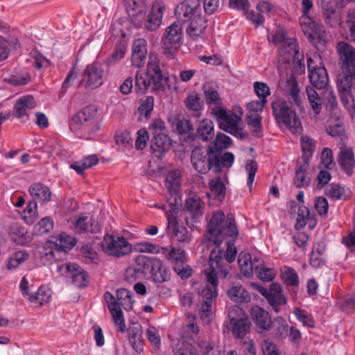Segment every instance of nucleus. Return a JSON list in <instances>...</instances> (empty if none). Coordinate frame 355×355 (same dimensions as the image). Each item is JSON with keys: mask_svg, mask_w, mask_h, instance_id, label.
I'll return each mask as SVG.
<instances>
[{"mask_svg": "<svg viewBox=\"0 0 355 355\" xmlns=\"http://www.w3.org/2000/svg\"><path fill=\"white\" fill-rule=\"evenodd\" d=\"M338 91L343 105L349 110H354V98L351 93V89L355 88V76L343 74L337 81Z\"/></svg>", "mask_w": 355, "mask_h": 355, "instance_id": "12", "label": "nucleus"}, {"mask_svg": "<svg viewBox=\"0 0 355 355\" xmlns=\"http://www.w3.org/2000/svg\"><path fill=\"white\" fill-rule=\"evenodd\" d=\"M280 48V55L279 59V70L284 73L283 68L286 70L290 67L291 62L293 64H302V56L300 55L299 49L295 38L288 39Z\"/></svg>", "mask_w": 355, "mask_h": 355, "instance_id": "11", "label": "nucleus"}, {"mask_svg": "<svg viewBox=\"0 0 355 355\" xmlns=\"http://www.w3.org/2000/svg\"><path fill=\"white\" fill-rule=\"evenodd\" d=\"M300 24L302 31L309 39L322 38L324 33L322 26L316 23L306 15H302L300 18Z\"/></svg>", "mask_w": 355, "mask_h": 355, "instance_id": "23", "label": "nucleus"}, {"mask_svg": "<svg viewBox=\"0 0 355 355\" xmlns=\"http://www.w3.org/2000/svg\"><path fill=\"white\" fill-rule=\"evenodd\" d=\"M185 105L188 109L196 112L195 116L198 118L200 116V110L202 108L200 97L197 94H192L187 96Z\"/></svg>", "mask_w": 355, "mask_h": 355, "instance_id": "50", "label": "nucleus"}, {"mask_svg": "<svg viewBox=\"0 0 355 355\" xmlns=\"http://www.w3.org/2000/svg\"><path fill=\"white\" fill-rule=\"evenodd\" d=\"M326 195L336 200H346L349 196L348 189L337 184H331L326 188Z\"/></svg>", "mask_w": 355, "mask_h": 355, "instance_id": "44", "label": "nucleus"}, {"mask_svg": "<svg viewBox=\"0 0 355 355\" xmlns=\"http://www.w3.org/2000/svg\"><path fill=\"white\" fill-rule=\"evenodd\" d=\"M182 39V31L180 24L174 22L169 26L162 37V46L166 55L172 54L177 50Z\"/></svg>", "mask_w": 355, "mask_h": 355, "instance_id": "13", "label": "nucleus"}, {"mask_svg": "<svg viewBox=\"0 0 355 355\" xmlns=\"http://www.w3.org/2000/svg\"><path fill=\"white\" fill-rule=\"evenodd\" d=\"M191 161L193 168L199 173L205 174L211 170L218 173V161L211 145L209 146L206 151L200 148L194 149L191 153Z\"/></svg>", "mask_w": 355, "mask_h": 355, "instance_id": "7", "label": "nucleus"}, {"mask_svg": "<svg viewBox=\"0 0 355 355\" xmlns=\"http://www.w3.org/2000/svg\"><path fill=\"white\" fill-rule=\"evenodd\" d=\"M261 348L263 355H282L277 345L268 340L262 342Z\"/></svg>", "mask_w": 355, "mask_h": 355, "instance_id": "64", "label": "nucleus"}, {"mask_svg": "<svg viewBox=\"0 0 355 355\" xmlns=\"http://www.w3.org/2000/svg\"><path fill=\"white\" fill-rule=\"evenodd\" d=\"M103 252L116 258L128 254L132 251V245L123 236L106 234L101 242Z\"/></svg>", "mask_w": 355, "mask_h": 355, "instance_id": "10", "label": "nucleus"}, {"mask_svg": "<svg viewBox=\"0 0 355 355\" xmlns=\"http://www.w3.org/2000/svg\"><path fill=\"white\" fill-rule=\"evenodd\" d=\"M8 46H13L15 49H17L19 46L18 40L11 36H8L7 38L0 36V62L8 58Z\"/></svg>", "mask_w": 355, "mask_h": 355, "instance_id": "42", "label": "nucleus"}, {"mask_svg": "<svg viewBox=\"0 0 355 355\" xmlns=\"http://www.w3.org/2000/svg\"><path fill=\"white\" fill-rule=\"evenodd\" d=\"M182 173L179 169L171 171L166 178V185L171 197L168 199L171 205L178 203V193L181 185Z\"/></svg>", "mask_w": 355, "mask_h": 355, "instance_id": "21", "label": "nucleus"}, {"mask_svg": "<svg viewBox=\"0 0 355 355\" xmlns=\"http://www.w3.org/2000/svg\"><path fill=\"white\" fill-rule=\"evenodd\" d=\"M185 207L193 218H196L202 215L204 203L197 194L191 193L185 201Z\"/></svg>", "mask_w": 355, "mask_h": 355, "instance_id": "32", "label": "nucleus"}, {"mask_svg": "<svg viewBox=\"0 0 355 355\" xmlns=\"http://www.w3.org/2000/svg\"><path fill=\"white\" fill-rule=\"evenodd\" d=\"M309 167V162H304L302 165L297 170L294 179V184L297 187H305L309 185L310 178L306 173Z\"/></svg>", "mask_w": 355, "mask_h": 355, "instance_id": "46", "label": "nucleus"}, {"mask_svg": "<svg viewBox=\"0 0 355 355\" xmlns=\"http://www.w3.org/2000/svg\"><path fill=\"white\" fill-rule=\"evenodd\" d=\"M198 137L203 141H209L214 137L213 122L209 119H203L200 121L198 130Z\"/></svg>", "mask_w": 355, "mask_h": 355, "instance_id": "38", "label": "nucleus"}, {"mask_svg": "<svg viewBox=\"0 0 355 355\" xmlns=\"http://www.w3.org/2000/svg\"><path fill=\"white\" fill-rule=\"evenodd\" d=\"M231 144V138L225 134L220 133L217 135L211 146L213 147L214 153H216L215 151L228 148Z\"/></svg>", "mask_w": 355, "mask_h": 355, "instance_id": "54", "label": "nucleus"}, {"mask_svg": "<svg viewBox=\"0 0 355 355\" xmlns=\"http://www.w3.org/2000/svg\"><path fill=\"white\" fill-rule=\"evenodd\" d=\"M173 236L177 241L182 243H189L191 241V233L185 227L177 224L173 230Z\"/></svg>", "mask_w": 355, "mask_h": 355, "instance_id": "52", "label": "nucleus"}, {"mask_svg": "<svg viewBox=\"0 0 355 355\" xmlns=\"http://www.w3.org/2000/svg\"><path fill=\"white\" fill-rule=\"evenodd\" d=\"M337 52L341 62L343 70L347 71V74L355 73V49L345 41L338 42Z\"/></svg>", "mask_w": 355, "mask_h": 355, "instance_id": "14", "label": "nucleus"}, {"mask_svg": "<svg viewBox=\"0 0 355 355\" xmlns=\"http://www.w3.org/2000/svg\"><path fill=\"white\" fill-rule=\"evenodd\" d=\"M150 148L157 157H160L171 147V139L164 132H153Z\"/></svg>", "mask_w": 355, "mask_h": 355, "instance_id": "25", "label": "nucleus"}, {"mask_svg": "<svg viewBox=\"0 0 355 355\" xmlns=\"http://www.w3.org/2000/svg\"><path fill=\"white\" fill-rule=\"evenodd\" d=\"M29 192L33 198V200L40 203H45L50 201L51 198V191L48 187L42 183L33 184L29 187Z\"/></svg>", "mask_w": 355, "mask_h": 355, "instance_id": "29", "label": "nucleus"}, {"mask_svg": "<svg viewBox=\"0 0 355 355\" xmlns=\"http://www.w3.org/2000/svg\"><path fill=\"white\" fill-rule=\"evenodd\" d=\"M263 297L276 313L279 312L281 306L286 304V298L283 293L282 288L277 283L271 284Z\"/></svg>", "mask_w": 355, "mask_h": 355, "instance_id": "19", "label": "nucleus"}, {"mask_svg": "<svg viewBox=\"0 0 355 355\" xmlns=\"http://www.w3.org/2000/svg\"><path fill=\"white\" fill-rule=\"evenodd\" d=\"M343 0H321L324 20L331 27L341 24L340 14L336 10L337 6H342Z\"/></svg>", "mask_w": 355, "mask_h": 355, "instance_id": "17", "label": "nucleus"}, {"mask_svg": "<svg viewBox=\"0 0 355 355\" xmlns=\"http://www.w3.org/2000/svg\"><path fill=\"white\" fill-rule=\"evenodd\" d=\"M53 227V223L51 218L45 217L35 225L34 232L37 235H42L49 232Z\"/></svg>", "mask_w": 355, "mask_h": 355, "instance_id": "51", "label": "nucleus"}, {"mask_svg": "<svg viewBox=\"0 0 355 355\" xmlns=\"http://www.w3.org/2000/svg\"><path fill=\"white\" fill-rule=\"evenodd\" d=\"M100 230V225L87 216H80L74 223V230L79 234L87 231L96 232Z\"/></svg>", "mask_w": 355, "mask_h": 355, "instance_id": "30", "label": "nucleus"}, {"mask_svg": "<svg viewBox=\"0 0 355 355\" xmlns=\"http://www.w3.org/2000/svg\"><path fill=\"white\" fill-rule=\"evenodd\" d=\"M274 328L277 337L283 338L288 332V324L285 319L282 318H277L274 320Z\"/></svg>", "mask_w": 355, "mask_h": 355, "instance_id": "62", "label": "nucleus"}, {"mask_svg": "<svg viewBox=\"0 0 355 355\" xmlns=\"http://www.w3.org/2000/svg\"><path fill=\"white\" fill-rule=\"evenodd\" d=\"M175 12L178 19L184 21L194 15H202L200 0H184L177 6Z\"/></svg>", "mask_w": 355, "mask_h": 355, "instance_id": "18", "label": "nucleus"}, {"mask_svg": "<svg viewBox=\"0 0 355 355\" xmlns=\"http://www.w3.org/2000/svg\"><path fill=\"white\" fill-rule=\"evenodd\" d=\"M164 6L160 1L155 2L152 6V10L145 22V26L150 31L156 30L160 25Z\"/></svg>", "mask_w": 355, "mask_h": 355, "instance_id": "27", "label": "nucleus"}, {"mask_svg": "<svg viewBox=\"0 0 355 355\" xmlns=\"http://www.w3.org/2000/svg\"><path fill=\"white\" fill-rule=\"evenodd\" d=\"M208 230L204 234L202 243L207 248L214 247L212 252H220L223 265L227 268L229 273L230 266L226 263H231L235 259L237 251L235 246L231 243L237 239L238 230L235 220L232 216H227L221 211L213 213L208 224ZM211 254H209V257ZM210 258L208 263H209ZM209 263L205 266L207 268Z\"/></svg>", "mask_w": 355, "mask_h": 355, "instance_id": "1", "label": "nucleus"}, {"mask_svg": "<svg viewBox=\"0 0 355 355\" xmlns=\"http://www.w3.org/2000/svg\"><path fill=\"white\" fill-rule=\"evenodd\" d=\"M167 259L175 262L174 270L182 278H187L191 275V270L182 266L185 259L184 250L173 248L168 254Z\"/></svg>", "mask_w": 355, "mask_h": 355, "instance_id": "24", "label": "nucleus"}, {"mask_svg": "<svg viewBox=\"0 0 355 355\" xmlns=\"http://www.w3.org/2000/svg\"><path fill=\"white\" fill-rule=\"evenodd\" d=\"M58 271L71 278L72 283L77 287H85L88 284L87 273L76 263L62 264L58 267Z\"/></svg>", "mask_w": 355, "mask_h": 355, "instance_id": "15", "label": "nucleus"}, {"mask_svg": "<svg viewBox=\"0 0 355 355\" xmlns=\"http://www.w3.org/2000/svg\"><path fill=\"white\" fill-rule=\"evenodd\" d=\"M228 318L230 324H231L236 320L241 322L243 318H247V315L241 308L238 306H232L228 310Z\"/></svg>", "mask_w": 355, "mask_h": 355, "instance_id": "61", "label": "nucleus"}, {"mask_svg": "<svg viewBox=\"0 0 355 355\" xmlns=\"http://www.w3.org/2000/svg\"><path fill=\"white\" fill-rule=\"evenodd\" d=\"M198 347L201 350L202 355H220V351L218 347L205 340H202L198 343Z\"/></svg>", "mask_w": 355, "mask_h": 355, "instance_id": "63", "label": "nucleus"}, {"mask_svg": "<svg viewBox=\"0 0 355 355\" xmlns=\"http://www.w3.org/2000/svg\"><path fill=\"white\" fill-rule=\"evenodd\" d=\"M338 164L345 173L350 176L354 173L355 158L352 148L343 146L338 155Z\"/></svg>", "mask_w": 355, "mask_h": 355, "instance_id": "26", "label": "nucleus"}, {"mask_svg": "<svg viewBox=\"0 0 355 355\" xmlns=\"http://www.w3.org/2000/svg\"><path fill=\"white\" fill-rule=\"evenodd\" d=\"M261 117L258 114L248 115L247 123L251 128L252 132L257 136L261 133Z\"/></svg>", "mask_w": 355, "mask_h": 355, "instance_id": "58", "label": "nucleus"}, {"mask_svg": "<svg viewBox=\"0 0 355 355\" xmlns=\"http://www.w3.org/2000/svg\"><path fill=\"white\" fill-rule=\"evenodd\" d=\"M238 263L241 272L245 277H249L253 273L256 265H253L250 254L241 252L239 255Z\"/></svg>", "mask_w": 355, "mask_h": 355, "instance_id": "41", "label": "nucleus"}, {"mask_svg": "<svg viewBox=\"0 0 355 355\" xmlns=\"http://www.w3.org/2000/svg\"><path fill=\"white\" fill-rule=\"evenodd\" d=\"M147 42L144 39L135 40L132 47V65L135 67H142L146 62L147 55Z\"/></svg>", "mask_w": 355, "mask_h": 355, "instance_id": "22", "label": "nucleus"}, {"mask_svg": "<svg viewBox=\"0 0 355 355\" xmlns=\"http://www.w3.org/2000/svg\"><path fill=\"white\" fill-rule=\"evenodd\" d=\"M189 19L187 33L191 39L196 40L204 33L207 26V19L202 15H194Z\"/></svg>", "mask_w": 355, "mask_h": 355, "instance_id": "28", "label": "nucleus"}, {"mask_svg": "<svg viewBox=\"0 0 355 355\" xmlns=\"http://www.w3.org/2000/svg\"><path fill=\"white\" fill-rule=\"evenodd\" d=\"M142 334V327L140 324H135L129 328L128 339L136 352H141L143 349Z\"/></svg>", "mask_w": 355, "mask_h": 355, "instance_id": "36", "label": "nucleus"}, {"mask_svg": "<svg viewBox=\"0 0 355 355\" xmlns=\"http://www.w3.org/2000/svg\"><path fill=\"white\" fill-rule=\"evenodd\" d=\"M227 295L235 302L248 303L251 300L249 293L239 284H232L227 291Z\"/></svg>", "mask_w": 355, "mask_h": 355, "instance_id": "33", "label": "nucleus"}, {"mask_svg": "<svg viewBox=\"0 0 355 355\" xmlns=\"http://www.w3.org/2000/svg\"><path fill=\"white\" fill-rule=\"evenodd\" d=\"M203 89L207 103L209 105L213 104L215 105L216 107H219L218 105L221 103V98L218 92L209 84L205 85Z\"/></svg>", "mask_w": 355, "mask_h": 355, "instance_id": "49", "label": "nucleus"}, {"mask_svg": "<svg viewBox=\"0 0 355 355\" xmlns=\"http://www.w3.org/2000/svg\"><path fill=\"white\" fill-rule=\"evenodd\" d=\"M103 69L98 64H88L83 71L79 86L84 84V87L86 89H90L100 87L103 83Z\"/></svg>", "mask_w": 355, "mask_h": 355, "instance_id": "16", "label": "nucleus"}, {"mask_svg": "<svg viewBox=\"0 0 355 355\" xmlns=\"http://www.w3.org/2000/svg\"><path fill=\"white\" fill-rule=\"evenodd\" d=\"M159 55L150 52L146 73L138 71L135 75V92L143 94L152 85L154 92L164 90L168 82V77L164 75L161 69Z\"/></svg>", "mask_w": 355, "mask_h": 355, "instance_id": "3", "label": "nucleus"}, {"mask_svg": "<svg viewBox=\"0 0 355 355\" xmlns=\"http://www.w3.org/2000/svg\"><path fill=\"white\" fill-rule=\"evenodd\" d=\"M97 115V109L94 106H88L79 112V118H83V121L89 126L93 123Z\"/></svg>", "mask_w": 355, "mask_h": 355, "instance_id": "56", "label": "nucleus"}, {"mask_svg": "<svg viewBox=\"0 0 355 355\" xmlns=\"http://www.w3.org/2000/svg\"><path fill=\"white\" fill-rule=\"evenodd\" d=\"M254 269L257 277L263 282L273 280L276 275L275 271L272 268H268L262 263L255 266Z\"/></svg>", "mask_w": 355, "mask_h": 355, "instance_id": "47", "label": "nucleus"}, {"mask_svg": "<svg viewBox=\"0 0 355 355\" xmlns=\"http://www.w3.org/2000/svg\"><path fill=\"white\" fill-rule=\"evenodd\" d=\"M173 130L179 134H185L191 129V125L189 120L181 118L179 115H173L168 119Z\"/></svg>", "mask_w": 355, "mask_h": 355, "instance_id": "39", "label": "nucleus"}, {"mask_svg": "<svg viewBox=\"0 0 355 355\" xmlns=\"http://www.w3.org/2000/svg\"><path fill=\"white\" fill-rule=\"evenodd\" d=\"M28 257V254L25 252L19 251L15 252L8 261L7 268L8 269H14L19 266V265L26 261Z\"/></svg>", "mask_w": 355, "mask_h": 355, "instance_id": "60", "label": "nucleus"}, {"mask_svg": "<svg viewBox=\"0 0 355 355\" xmlns=\"http://www.w3.org/2000/svg\"><path fill=\"white\" fill-rule=\"evenodd\" d=\"M222 262L221 253L212 252L209 266L204 270L207 284L202 291V304L200 316L207 323L211 319V305L217 296L218 277L225 278L227 276V268L223 265Z\"/></svg>", "mask_w": 355, "mask_h": 355, "instance_id": "2", "label": "nucleus"}, {"mask_svg": "<svg viewBox=\"0 0 355 355\" xmlns=\"http://www.w3.org/2000/svg\"><path fill=\"white\" fill-rule=\"evenodd\" d=\"M37 202L31 201L24 210L22 218L27 223H32L37 217Z\"/></svg>", "mask_w": 355, "mask_h": 355, "instance_id": "55", "label": "nucleus"}, {"mask_svg": "<svg viewBox=\"0 0 355 355\" xmlns=\"http://www.w3.org/2000/svg\"><path fill=\"white\" fill-rule=\"evenodd\" d=\"M104 299L115 327L119 331H125V324L121 308L125 311L132 309L134 304L132 293L124 288L116 290L115 295L107 291L104 293Z\"/></svg>", "mask_w": 355, "mask_h": 355, "instance_id": "4", "label": "nucleus"}, {"mask_svg": "<svg viewBox=\"0 0 355 355\" xmlns=\"http://www.w3.org/2000/svg\"><path fill=\"white\" fill-rule=\"evenodd\" d=\"M282 275L288 284L293 286H296L299 284L297 275L293 268L287 266L284 267V268L282 269Z\"/></svg>", "mask_w": 355, "mask_h": 355, "instance_id": "57", "label": "nucleus"}, {"mask_svg": "<svg viewBox=\"0 0 355 355\" xmlns=\"http://www.w3.org/2000/svg\"><path fill=\"white\" fill-rule=\"evenodd\" d=\"M292 38L293 37H289L287 36V32L284 27L279 26H277L276 31L272 35V42L275 45H279L281 48L284 44H285V42L287 40Z\"/></svg>", "mask_w": 355, "mask_h": 355, "instance_id": "53", "label": "nucleus"}, {"mask_svg": "<svg viewBox=\"0 0 355 355\" xmlns=\"http://www.w3.org/2000/svg\"><path fill=\"white\" fill-rule=\"evenodd\" d=\"M51 291L45 286H40L33 294L30 295L29 302L35 307L42 306L51 299Z\"/></svg>", "mask_w": 355, "mask_h": 355, "instance_id": "34", "label": "nucleus"}, {"mask_svg": "<svg viewBox=\"0 0 355 355\" xmlns=\"http://www.w3.org/2000/svg\"><path fill=\"white\" fill-rule=\"evenodd\" d=\"M301 147L303 152L302 158L304 162H309L315 149L314 140L309 136L303 135L300 139Z\"/></svg>", "mask_w": 355, "mask_h": 355, "instance_id": "45", "label": "nucleus"}, {"mask_svg": "<svg viewBox=\"0 0 355 355\" xmlns=\"http://www.w3.org/2000/svg\"><path fill=\"white\" fill-rule=\"evenodd\" d=\"M307 67L311 85L318 89L324 88L329 83V77L320 54L314 53L308 58Z\"/></svg>", "mask_w": 355, "mask_h": 355, "instance_id": "9", "label": "nucleus"}, {"mask_svg": "<svg viewBox=\"0 0 355 355\" xmlns=\"http://www.w3.org/2000/svg\"><path fill=\"white\" fill-rule=\"evenodd\" d=\"M36 103L31 96H26L19 99L14 107V114L18 118L26 114V110L35 108Z\"/></svg>", "mask_w": 355, "mask_h": 355, "instance_id": "35", "label": "nucleus"}, {"mask_svg": "<svg viewBox=\"0 0 355 355\" xmlns=\"http://www.w3.org/2000/svg\"><path fill=\"white\" fill-rule=\"evenodd\" d=\"M272 107L274 116L279 123H284L293 132H298L301 130V123L288 102L282 99L275 100Z\"/></svg>", "mask_w": 355, "mask_h": 355, "instance_id": "8", "label": "nucleus"}, {"mask_svg": "<svg viewBox=\"0 0 355 355\" xmlns=\"http://www.w3.org/2000/svg\"><path fill=\"white\" fill-rule=\"evenodd\" d=\"M76 244L75 239L64 233L52 237L38 248L40 258L43 264H51L54 261L63 260L67 252Z\"/></svg>", "mask_w": 355, "mask_h": 355, "instance_id": "5", "label": "nucleus"}, {"mask_svg": "<svg viewBox=\"0 0 355 355\" xmlns=\"http://www.w3.org/2000/svg\"><path fill=\"white\" fill-rule=\"evenodd\" d=\"M210 190L218 200H222L225 194V186L220 178L212 179L209 182Z\"/></svg>", "mask_w": 355, "mask_h": 355, "instance_id": "48", "label": "nucleus"}, {"mask_svg": "<svg viewBox=\"0 0 355 355\" xmlns=\"http://www.w3.org/2000/svg\"><path fill=\"white\" fill-rule=\"evenodd\" d=\"M230 328L234 336L238 338L244 337L250 331V322L248 317L243 318L242 321L236 320L234 322L230 324Z\"/></svg>", "mask_w": 355, "mask_h": 355, "instance_id": "40", "label": "nucleus"}, {"mask_svg": "<svg viewBox=\"0 0 355 355\" xmlns=\"http://www.w3.org/2000/svg\"><path fill=\"white\" fill-rule=\"evenodd\" d=\"M175 355H198L193 344L182 340L175 350Z\"/></svg>", "mask_w": 355, "mask_h": 355, "instance_id": "59", "label": "nucleus"}, {"mask_svg": "<svg viewBox=\"0 0 355 355\" xmlns=\"http://www.w3.org/2000/svg\"><path fill=\"white\" fill-rule=\"evenodd\" d=\"M251 314L256 324L263 330H268L272 324L269 313L263 309L254 306L251 309Z\"/></svg>", "mask_w": 355, "mask_h": 355, "instance_id": "31", "label": "nucleus"}, {"mask_svg": "<svg viewBox=\"0 0 355 355\" xmlns=\"http://www.w3.org/2000/svg\"><path fill=\"white\" fill-rule=\"evenodd\" d=\"M286 93L289 101L300 106L301 103L300 87L293 77H290L286 80Z\"/></svg>", "mask_w": 355, "mask_h": 355, "instance_id": "37", "label": "nucleus"}, {"mask_svg": "<svg viewBox=\"0 0 355 355\" xmlns=\"http://www.w3.org/2000/svg\"><path fill=\"white\" fill-rule=\"evenodd\" d=\"M306 94L311 107L314 112L315 116H316L322 110V98L315 89L311 86L306 87Z\"/></svg>", "mask_w": 355, "mask_h": 355, "instance_id": "43", "label": "nucleus"}, {"mask_svg": "<svg viewBox=\"0 0 355 355\" xmlns=\"http://www.w3.org/2000/svg\"><path fill=\"white\" fill-rule=\"evenodd\" d=\"M211 114L221 130L241 139L247 137L248 133L243 131L240 116L223 107H214Z\"/></svg>", "mask_w": 355, "mask_h": 355, "instance_id": "6", "label": "nucleus"}, {"mask_svg": "<svg viewBox=\"0 0 355 355\" xmlns=\"http://www.w3.org/2000/svg\"><path fill=\"white\" fill-rule=\"evenodd\" d=\"M129 17L136 26H140L145 19L146 4L144 0H125Z\"/></svg>", "mask_w": 355, "mask_h": 355, "instance_id": "20", "label": "nucleus"}]
</instances>
